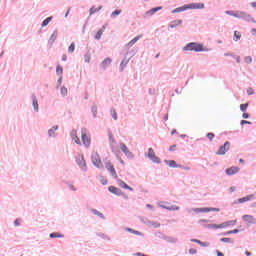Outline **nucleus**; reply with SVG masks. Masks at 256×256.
<instances>
[{
  "instance_id": "f704fd0d",
  "label": "nucleus",
  "mask_w": 256,
  "mask_h": 256,
  "mask_svg": "<svg viewBox=\"0 0 256 256\" xmlns=\"http://www.w3.org/2000/svg\"><path fill=\"white\" fill-rule=\"evenodd\" d=\"M235 42L241 39V33L239 31H234Z\"/></svg>"
},
{
  "instance_id": "6e6d98bb",
  "label": "nucleus",
  "mask_w": 256,
  "mask_h": 256,
  "mask_svg": "<svg viewBox=\"0 0 256 256\" xmlns=\"http://www.w3.org/2000/svg\"><path fill=\"white\" fill-rule=\"evenodd\" d=\"M62 60H63V62H66V61H67V55H66V54H64V55L62 56Z\"/></svg>"
},
{
  "instance_id": "a878e982",
  "label": "nucleus",
  "mask_w": 256,
  "mask_h": 256,
  "mask_svg": "<svg viewBox=\"0 0 256 256\" xmlns=\"http://www.w3.org/2000/svg\"><path fill=\"white\" fill-rule=\"evenodd\" d=\"M103 8V6H99L98 8H96L95 6H93L91 9H90V16H92L93 14L95 13H98L99 11H101Z\"/></svg>"
},
{
  "instance_id": "7c9ffc66",
  "label": "nucleus",
  "mask_w": 256,
  "mask_h": 256,
  "mask_svg": "<svg viewBox=\"0 0 256 256\" xmlns=\"http://www.w3.org/2000/svg\"><path fill=\"white\" fill-rule=\"evenodd\" d=\"M63 234H60L59 232H52V234H50V238L54 239V238H63Z\"/></svg>"
},
{
  "instance_id": "2eb2a0df",
  "label": "nucleus",
  "mask_w": 256,
  "mask_h": 256,
  "mask_svg": "<svg viewBox=\"0 0 256 256\" xmlns=\"http://www.w3.org/2000/svg\"><path fill=\"white\" fill-rule=\"evenodd\" d=\"M121 150L126 154V156L128 157H133V153L130 152V150L128 149L127 145L125 143H121L120 144Z\"/></svg>"
},
{
  "instance_id": "9d476101",
  "label": "nucleus",
  "mask_w": 256,
  "mask_h": 256,
  "mask_svg": "<svg viewBox=\"0 0 256 256\" xmlns=\"http://www.w3.org/2000/svg\"><path fill=\"white\" fill-rule=\"evenodd\" d=\"M106 168L108 169V171L111 173V175L115 178L118 179V175L116 173V170L114 168V165L111 162H107L106 163Z\"/></svg>"
},
{
  "instance_id": "680f3d73",
  "label": "nucleus",
  "mask_w": 256,
  "mask_h": 256,
  "mask_svg": "<svg viewBox=\"0 0 256 256\" xmlns=\"http://www.w3.org/2000/svg\"><path fill=\"white\" fill-rule=\"evenodd\" d=\"M216 255H217V256H224V254L221 253V252H219V251H216Z\"/></svg>"
},
{
  "instance_id": "e433bc0d",
  "label": "nucleus",
  "mask_w": 256,
  "mask_h": 256,
  "mask_svg": "<svg viewBox=\"0 0 256 256\" xmlns=\"http://www.w3.org/2000/svg\"><path fill=\"white\" fill-rule=\"evenodd\" d=\"M56 73H57V75L62 76V74H63L62 66H60V65L57 66Z\"/></svg>"
},
{
  "instance_id": "412c9836",
  "label": "nucleus",
  "mask_w": 256,
  "mask_h": 256,
  "mask_svg": "<svg viewBox=\"0 0 256 256\" xmlns=\"http://www.w3.org/2000/svg\"><path fill=\"white\" fill-rule=\"evenodd\" d=\"M72 139L75 141L77 145H81L80 138L77 136V130H73L72 132Z\"/></svg>"
},
{
  "instance_id": "b1692460",
  "label": "nucleus",
  "mask_w": 256,
  "mask_h": 256,
  "mask_svg": "<svg viewBox=\"0 0 256 256\" xmlns=\"http://www.w3.org/2000/svg\"><path fill=\"white\" fill-rule=\"evenodd\" d=\"M105 29H106V27L103 26V28L100 29V30L97 32V34H96V36H95V39H96V40H100V39H101L103 33L105 32Z\"/></svg>"
},
{
  "instance_id": "393cba45",
  "label": "nucleus",
  "mask_w": 256,
  "mask_h": 256,
  "mask_svg": "<svg viewBox=\"0 0 256 256\" xmlns=\"http://www.w3.org/2000/svg\"><path fill=\"white\" fill-rule=\"evenodd\" d=\"M192 242L197 243L201 247H208L210 245L209 242H201V240L192 239Z\"/></svg>"
},
{
  "instance_id": "09e8293b",
  "label": "nucleus",
  "mask_w": 256,
  "mask_h": 256,
  "mask_svg": "<svg viewBox=\"0 0 256 256\" xmlns=\"http://www.w3.org/2000/svg\"><path fill=\"white\" fill-rule=\"evenodd\" d=\"M248 124L251 125V122L248 120H241L240 125Z\"/></svg>"
},
{
  "instance_id": "c03bdc74",
  "label": "nucleus",
  "mask_w": 256,
  "mask_h": 256,
  "mask_svg": "<svg viewBox=\"0 0 256 256\" xmlns=\"http://www.w3.org/2000/svg\"><path fill=\"white\" fill-rule=\"evenodd\" d=\"M221 242H223V243H233L231 238H221Z\"/></svg>"
},
{
  "instance_id": "cd10ccee",
  "label": "nucleus",
  "mask_w": 256,
  "mask_h": 256,
  "mask_svg": "<svg viewBox=\"0 0 256 256\" xmlns=\"http://www.w3.org/2000/svg\"><path fill=\"white\" fill-rule=\"evenodd\" d=\"M126 231H128V233H132V234L137 235V236L142 235V232H138V230H133V228H126Z\"/></svg>"
},
{
  "instance_id": "473e14b6",
  "label": "nucleus",
  "mask_w": 256,
  "mask_h": 256,
  "mask_svg": "<svg viewBox=\"0 0 256 256\" xmlns=\"http://www.w3.org/2000/svg\"><path fill=\"white\" fill-rule=\"evenodd\" d=\"M58 130V125L54 126L52 129L49 130V136L54 137L55 136V131Z\"/></svg>"
},
{
  "instance_id": "13d9d810",
  "label": "nucleus",
  "mask_w": 256,
  "mask_h": 256,
  "mask_svg": "<svg viewBox=\"0 0 256 256\" xmlns=\"http://www.w3.org/2000/svg\"><path fill=\"white\" fill-rule=\"evenodd\" d=\"M250 5H251L252 8L256 9V2H251Z\"/></svg>"
},
{
  "instance_id": "3c124183",
  "label": "nucleus",
  "mask_w": 256,
  "mask_h": 256,
  "mask_svg": "<svg viewBox=\"0 0 256 256\" xmlns=\"http://www.w3.org/2000/svg\"><path fill=\"white\" fill-rule=\"evenodd\" d=\"M57 38V32H54L51 36V40L54 42Z\"/></svg>"
},
{
  "instance_id": "0e129e2a",
  "label": "nucleus",
  "mask_w": 256,
  "mask_h": 256,
  "mask_svg": "<svg viewBox=\"0 0 256 256\" xmlns=\"http://www.w3.org/2000/svg\"><path fill=\"white\" fill-rule=\"evenodd\" d=\"M208 220H199V223H208Z\"/></svg>"
},
{
  "instance_id": "774afa93",
  "label": "nucleus",
  "mask_w": 256,
  "mask_h": 256,
  "mask_svg": "<svg viewBox=\"0 0 256 256\" xmlns=\"http://www.w3.org/2000/svg\"><path fill=\"white\" fill-rule=\"evenodd\" d=\"M176 133H177V130L174 129V130L172 131V135H174V134H176Z\"/></svg>"
},
{
  "instance_id": "ddd939ff",
  "label": "nucleus",
  "mask_w": 256,
  "mask_h": 256,
  "mask_svg": "<svg viewBox=\"0 0 256 256\" xmlns=\"http://www.w3.org/2000/svg\"><path fill=\"white\" fill-rule=\"evenodd\" d=\"M77 163H78V165L81 167L82 170H85V169H86V161H85L83 155H79V156L77 157Z\"/></svg>"
},
{
  "instance_id": "58836bf2",
  "label": "nucleus",
  "mask_w": 256,
  "mask_h": 256,
  "mask_svg": "<svg viewBox=\"0 0 256 256\" xmlns=\"http://www.w3.org/2000/svg\"><path fill=\"white\" fill-rule=\"evenodd\" d=\"M111 116L114 118V120H118V114L115 109H111Z\"/></svg>"
},
{
  "instance_id": "4468645a",
  "label": "nucleus",
  "mask_w": 256,
  "mask_h": 256,
  "mask_svg": "<svg viewBox=\"0 0 256 256\" xmlns=\"http://www.w3.org/2000/svg\"><path fill=\"white\" fill-rule=\"evenodd\" d=\"M166 165L170 168H182L181 164H177L175 160H165Z\"/></svg>"
},
{
  "instance_id": "20e7f679",
  "label": "nucleus",
  "mask_w": 256,
  "mask_h": 256,
  "mask_svg": "<svg viewBox=\"0 0 256 256\" xmlns=\"http://www.w3.org/2000/svg\"><path fill=\"white\" fill-rule=\"evenodd\" d=\"M231 143L229 141H225L222 146H220L216 152V155H225L227 151H229Z\"/></svg>"
},
{
  "instance_id": "e2e57ef3",
  "label": "nucleus",
  "mask_w": 256,
  "mask_h": 256,
  "mask_svg": "<svg viewBox=\"0 0 256 256\" xmlns=\"http://www.w3.org/2000/svg\"><path fill=\"white\" fill-rule=\"evenodd\" d=\"M251 32L253 33V35H256V28H252Z\"/></svg>"
},
{
  "instance_id": "39448f33",
  "label": "nucleus",
  "mask_w": 256,
  "mask_h": 256,
  "mask_svg": "<svg viewBox=\"0 0 256 256\" xmlns=\"http://www.w3.org/2000/svg\"><path fill=\"white\" fill-rule=\"evenodd\" d=\"M92 162L98 168L103 167L102 160H101V157L99 156L98 152H93Z\"/></svg>"
},
{
  "instance_id": "72a5a7b5",
  "label": "nucleus",
  "mask_w": 256,
  "mask_h": 256,
  "mask_svg": "<svg viewBox=\"0 0 256 256\" xmlns=\"http://www.w3.org/2000/svg\"><path fill=\"white\" fill-rule=\"evenodd\" d=\"M121 13H122V10L116 9L115 11L112 12L111 16H112V18H116V17L119 16Z\"/></svg>"
},
{
  "instance_id": "5fc2aeb1",
  "label": "nucleus",
  "mask_w": 256,
  "mask_h": 256,
  "mask_svg": "<svg viewBox=\"0 0 256 256\" xmlns=\"http://www.w3.org/2000/svg\"><path fill=\"white\" fill-rule=\"evenodd\" d=\"M189 252H190L191 255L197 254V250H195V249H193V248L190 249Z\"/></svg>"
},
{
  "instance_id": "bb28decb",
  "label": "nucleus",
  "mask_w": 256,
  "mask_h": 256,
  "mask_svg": "<svg viewBox=\"0 0 256 256\" xmlns=\"http://www.w3.org/2000/svg\"><path fill=\"white\" fill-rule=\"evenodd\" d=\"M33 107H34V110H35L36 112H38V110H39V104H38V100H37L36 96H33Z\"/></svg>"
},
{
  "instance_id": "dca6fc26",
  "label": "nucleus",
  "mask_w": 256,
  "mask_h": 256,
  "mask_svg": "<svg viewBox=\"0 0 256 256\" xmlns=\"http://www.w3.org/2000/svg\"><path fill=\"white\" fill-rule=\"evenodd\" d=\"M142 37L143 35H138L134 37V39L130 40V42L127 43V47H133Z\"/></svg>"
},
{
  "instance_id": "ea45409f",
  "label": "nucleus",
  "mask_w": 256,
  "mask_h": 256,
  "mask_svg": "<svg viewBox=\"0 0 256 256\" xmlns=\"http://www.w3.org/2000/svg\"><path fill=\"white\" fill-rule=\"evenodd\" d=\"M206 136L209 141H213V139L215 138V134L212 132L207 133Z\"/></svg>"
},
{
  "instance_id": "6ab92c4d",
  "label": "nucleus",
  "mask_w": 256,
  "mask_h": 256,
  "mask_svg": "<svg viewBox=\"0 0 256 256\" xmlns=\"http://www.w3.org/2000/svg\"><path fill=\"white\" fill-rule=\"evenodd\" d=\"M118 184L123 189L133 191V188H131V186H128V184H126V182H123V180H118Z\"/></svg>"
},
{
  "instance_id": "69168bd1",
  "label": "nucleus",
  "mask_w": 256,
  "mask_h": 256,
  "mask_svg": "<svg viewBox=\"0 0 256 256\" xmlns=\"http://www.w3.org/2000/svg\"><path fill=\"white\" fill-rule=\"evenodd\" d=\"M245 255H246V256H251L252 254H251L250 252L246 251V252H245Z\"/></svg>"
},
{
  "instance_id": "9b49d317",
  "label": "nucleus",
  "mask_w": 256,
  "mask_h": 256,
  "mask_svg": "<svg viewBox=\"0 0 256 256\" xmlns=\"http://www.w3.org/2000/svg\"><path fill=\"white\" fill-rule=\"evenodd\" d=\"M242 220L248 224H256L254 216H251L250 214H244Z\"/></svg>"
},
{
  "instance_id": "de8ad7c7",
  "label": "nucleus",
  "mask_w": 256,
  "mask_h": 256,
  "mask_svg": "<svg viewBox=\"0 0 256 256\" xmlns=\"http://www.w3.org/2000/svg\"><path fill=\"white\" fill-rule=\"evenodd\" d=\"M239 233V230L235 229V230H229L228 232H226L227 235H230V234H237Z\"/></svg>"
},
{
  "instance_id": "f03ea898",
  "label": "nucleus",
  "mask_w": 256,
  "mask_h": 256,
  "mask_svg": "<svg viewBox=\"0 0 256 256\" xmlns=\"http://www.w3.org/2000/svg\"><path fill=\"white\" fill-rule=\"evenodd\" d=\"M182 50L185 52L190 51V52H196V53L206 51V49L204 48V45L197 42H190L186 44V46H184Z\"/></svg>"
},
{
  "instance_id": "2f4dec72",
  "label": "nucleus",
  "mask_w": 256,
  "mask_h": 256,
  "mask_svg": "<svg viewBox=\"0 0 256 256\" xmlns=\"http://www.w3.org/2000/svg\"><path fill=\"white\" fill-rule=\"evenodd\" d=\"M53 17H47L43 22H42V27H46L51 21H52Z\"/></svg>"
},
{
  "instance_id": "c85d7f7f",
  "label": "nucleus",
  "mask_w": 256,
  "mask_h": 256,
  "mask_svg": "<svg viewBox=\"0 0 256 256\" xmlns=\"http://www.w3.org/2000/svg\"><path fill=\"white\" fill-rule=\"evenodd\" d=\"M206 228L208 229H220V225L219 224H205Z\"/></svg>"
},
{
  "instance_id": "052dcab7",
  "label": "nucleus",
  "mask_w": 256,
  "mask_h": 256,
  "mask_svg": "<svg viewBox=\"0 0 256 256\" xmlns=\"http://www.w3.org/2000/svg\"><path fill=\"white\" fill-rule=\"evenodd\" d=\"M236 62H237V63H240V62H241V57H240V56H237V57H236Z\"/></svg>"
},
{
  "instance_id": "864d4df0",
  "label": "nucleus",
  "mask_w": 256,
  "mask_h": 256,
  "mask_svg": "<svg viewBox=\"0 0 256 256\" xmlns=\"http://www.w3.org/2000/svg\"><path fill=\"white\" fill-rule=\"evenodd\" d=\"M250 117L249 113H243L242 118L243 119H248Z\"/></svg>"
},
{
  "instance_id": "a18cd8bd",
  "label": "nucleus",
  "mask_w": 256,
  "mask_h": 256,
  "mask_svg": "<svg viewBox=\"0 0 256 256\" xmlns=\"http://www.w3.org/2000/svg\"><path fill=\"white\" fill-rule=\"evenodd\" d=\"M93 214L97 215L100 218H104L102 212H98V210H93Z\"/></svg>"
},
{
  "instance_id": "6e6552de",
  "label": "nucleus",
  "mask_w": 256,
  "mask_h": 256,
  "mask_svg": "<svg viewBox=\"0 0 256 256\" xmlns=\"http://www.w3.org/2000/svg\"><path fill=\"white\" fill-rule=\"evenodd\" d=\"M219 208H195L196 213H208V212H219Z\"/></svg>"
},
{
  "instance_id": "423d86ee",
  "label": "nucleus",
  "mask_w": 256,
  "mask_h": 256,
  "mask_svg": "<svg viewBox=\"0 0 256 256\" xmlns=\"http://www.w3.org/2000/svg\"><path fill=\"white\" fill-rule=\"evenodd\" d=\"M82 141L86 147L91 145V138L88 136L86 128L82 129Z\"/></svg>"
},
{
  "instance_id": "f8f14e48",
  "label": "nucleus",
  "mask_w": 256,
  "mask_h": 256,
  "mask_svg": "<svg viewBox=\"0 0 256 256\" xmlns=\"http://www.w3.org/2000/svg\"><path fill=\"white\" fill-rule=\"evenodd\" d=\"M237 220H228L227 222H222V224H219V229H223L229 226L236 225Z\"/></svg>"
},
{
  "instance_id": "c9c22d12",
  "label": "nucleus",
  "mask_w": 256,
  "mask_h": 256,
  "mask_svg": "<svg viewBox=\"0 0 256 256\" xmlns=\"http://www.w3.org/2000/svg\"><path fill=\"white\" fill-rule=\"evenodd\" d=\"M253 61V58L251 56H245L244 57V63L251 64Z\"/></svg>"
},
{
  "instance_id": "49530a36",
  "label": "nucleus",
  "mask_w": 256,
  "mask_h": 256,
  "mask_svg": "<svg viewBox=\"0 0 256 256\" xmlns=\"http://www.w3.org/2000/svg\"><path fill=\"white\" fill-rule=\"evenodd\" d=\"M86 63H90L91 61V55L90 54H86L85 57H84Z\"/></svg>"
},
{
  "instance_id": "a19ab883",
  "label": "nucleus",
  "mask_w": 256,
  "mask_h": 256,
  "mask_svg": "<svg viewBox=\"0 0 256 256\" xmlns=\"http://www.w3.org/2000/svg\"><path fill=\"white\" fill-rule=\"evenodd\" d=\"M74 51H75V43L72 42L71 45H70V47L68 48V52H69V53H74Z\"/></svg>"
},
{
  "instance_id": "1a4fd4ad",
  "label": "nucleus",
  "mask_w": 256,
  "mask_h": 256,
  "mask_svg": "<svg viewBox=\"0 0 256 256\" xmlns=\"http://www.w3.org/2000/svg\"><path fill=\"white\" fill-rule=\"evenodd\" d=\"M240 171V168L238 166H232V167H229L225 170V173L228 175V176H232V175H235L237 174L238 172Z\"/></svg>"
},
{
  "instance_id": "79ce46f5",
  "label": "nucleus",
  "mask_w": 256,
  "mask_h": 256,
  "mask_svg": "<svg viewBox=\"0 0 256 256\" xmlns=\"http://www.w3.org/2000/svg\"><path fill=\"white\" fill-rule=\"evenodd\" d=\"M249 104L248 103H245V104H240V110L242 112L246 111L247 108H248Z\"/></svg>"
},
{
  "instance_id": "5701e85b",
  "label": "nucleus",
  "mask_w": 256,
  "mask_h": 256,
  "mask_svg": "<svg viewBox=\"0 0 256 256\" xmlns=\"http://www.w3.org/2000/svg\"><path fill=\"white\" fill-rule=\"evenodd\" d=\"M252 198L253 196H244L243 198H238V203L239 204L246 203L250 201Z\"/></svg>"
},
{
  "instance_id": "f257e3e1",
  "label": "nucleus",
  "mask_w": 256,
  "mask_h": 256,
  "mask_svg": "<svg viewBox=\"0 0 256 256\" xmlns=\"http://www.w3.org/2000/svg\"><path fill=\"white\" fill-rule=\"evenodd\" d=\"M204 8H205L204 3H191V4L184 5L172 10V14L181 13L187 10H199Z\"/></svg>"
},
{
  "instance_id": "338daca9",
  "label": "nucleus",
  "mask_w": 256,
  "mask_h": 256,
  "mask_svg": "<svg viewBox=\"0 0 256 256\" xmlns=\"http://www.w3.org/2000/svg\"><path fill=\"white\" fill-rule=\"evenodd\" d=\"M160 226V224H159V222H156L155 224H154V227H159Z\"/></svg>"
},
{
  "instance_id": "a211bd4d",
  "label": "nucleus",
  "mask_w": 256,
  "mask_h": 256,
  "mask_svg": "<svg viewBox=\"0 0 256 256\" xmlns=\"http://www.w3.org/2000/svg\"><path fill=\"white\" fill-rule=\"evenodd\" d=\"M160 10H162V7H154L152 9L146 11V15L153 16L154 14H156Z\"/></svg>"
},
{
  "instance_id": "bf43d9fd",
  "label": "nucleus",
  "mask_w": 256,
  "mask_h": 256,
  "mask_svg": "<svg viewBox=\"0 0 256 256\" xmlns=\"http://www.w3.org/2000/svg\"><path fill=\"white\" fill-rule=\"evenodd\" d=\"M15 226H20V220H15Z\"/></svg>"
},
{
  "instance_id": "f3484780",
  "label": "nucleus",
  "mask_w": 256,
  "mask_h": 256,
  "mask_svg": "<svg viewBox=\"0 0 256 256\" xmlns=\"http://www.w3.org/2000/svg\"><path fill=\"white\" fill-rule=\"evenodd\" d=\"M109 191L112 193V194H115V195H122V191L120 190V188H116V186H109Z\"/></svg>"
},
{
  "instance_id": "4be33fe9",
  "label": "nucleus",
  "mask_w": 256,
  "mask_h": 256,
  "mask_svg": "<svg viewBox=\"0 0 256 256\" xmlns=\"http://www.w3.org/2000/svg\"><path fill=\"white\" fill-rule=\"evenodd\" d=\"M112 63V59L110 57H107L101 64V66L106 69L107 67H109Z\"/></svg>"
},
{
  "instance_id": "0eeeda50",
  "label": "nucleus",
  "mask_w": 256,
  "mask_h": 256,
  "mask_svg": "<svg viewBox=\"0 0 256 256\" xmlns=\"http://www.w3.org/2000/svg\"><path fill=\"white\" fill-rule=\"evenodd\" d=\"M148 158L154 163H160V159L158 156H156L152 147L148 148Z\"/></svg>"
},
{
  "instance_id": "4d7b16f0",
  "label": "nucleus",
  "mask_w": 256,
  "mask_h": 256,
  "mask_svg": "<svg viewBox=\"0 0 256 256\" xmlns=\"http://www.w3.org/2000/svg\"><path fill=\"white\" fill-rule=\"evenodd\" d=\"M68 186H69L73 191H76V188L73 186V184H68Z\"/></svg>"
},
{
  "instance_id": "4c0bfd02",
  "label": "nucleus",
  "mask_w": 256,
  "mask_h": 256,
  "mask_svg": "<svg viewBox=\"0 0 256 256\" xmlns=\"http://www.w3.org/2000/svg\"><path fill=\"white\" fill-rule=\"evenodd\" d=\"M164 208L170 210V211H177L179 210V206H164Z\"/></svg>"
},
{
  "instance_id": "c756f323",
  "label": "nucleus",
  "mask_w": 256,
  "mask_h": 256,
  "mask_svg": "<svg viewBox=\"0 0 256 256\" xmlns=\"http://www.w3.org/2000/svg\"><path fill=\"white\" fill-rule=\"evenodd\" d=\"M129 63V59H124L120 65L121 71L123 72Z\"/></svg>"
},
{
  "instance_id": "603ef678",
  "label": "nucleus",
  "mask_w": 256,
  "mask_h": 256,
  "mask_svg": "<svg viewBox=\"0 0 256 256\" xmlns=\"http://www.w3.org/2000/svg\"><path fill=\"white\" fill-rule=\"evenodd\" d=\"M176 147H177L176 144L171 145L170 148H169V151H170V152L175 151V148H176Z\"/></svg>"
},
{
  "instance_id": "aec40b11",
  "label": "nucleus",
  "mask_w": 256,
  "mask_h": 256,
  "mask_svg": "<svg viewBox=\"0 0 256 256\" xmlns=\"http://www.w3.org/2000/svg\"><path fill=\"white\" fill-rule=\"evenodd\" d=\"M182 24H183V21H182V20L176 19V20L170 22V28L173 29V28H176V27H178V26H180V25H182Z\"/></svg>"
},
{
  "instance_id": "37998d69",
  "label": "nucleus",
  "mask_w": 256,
  "mask_h": 256,
  "mask_svg": "<svg viewBox=\"0 0 256 256\" xmlns=\"http://www.w3.org/2000/svg\"><path fill=\"white\" fill-rule=\"evenodd\" d=\"M61 94L63 95V96H66L67 94H68V89L66 88V87H61Z\"/></svg>"
},
{
  "instance_id": "8fccbe9b",
  "label": "nucleus",
  "mask_w": 256,
  "mask_h": 256,
  "mask_svg": "<svg viewBox=\"0 0 256 256\" xmlns=\"http://www.w3.org/2000/svg\"><path fill=\"white\" fill-rule=\"evenodd\" d=\"M247 94L249 96L253 95L254 94V90L252 88L247 89Z\"/></svg>"
},
{
  "instance_id": "7ed1b4c3",
  "label": "nucleus",
  "mask_w": 256,
  "mask_h": 256,
  "mask_svg": "<svg viewBox=\"0 0 256 256\" xmlns=\"http://www.w3.org/2000/svg\"><path fill=\"white\" fill-rule=\"evenodd\" d=\"M225 14L228 15V16L237 18V19H244V20H247V21H249L250 18H251V15L244 12V11H237L236 13H233V11L227 10V11H225Z\"/></svg>"
}]
</instances>
